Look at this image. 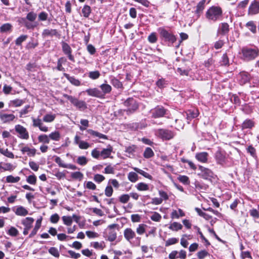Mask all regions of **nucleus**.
Segmentation results:
<instances>
[{"label": "nucleus", "mask_w": 259, "mask_h": 259, "mask_svg": "<svg viewBox=\"0 0 259 259\" xmlns=\"http://www.w3.org/2000/svg\"><path fill=\"white\" fill-rule=\"evenodd\" d=\"M49 139H51L54 141H58L60 139V134L58 131H55L54 132L51 133L49 135Z\"/></svg>", "instance_id": "nucleus-45"}, {"label": "nucleus", "mask_w": 259, "mask_h": 259, "mask_svg": "<svg viewBox=\"0 0 259 259\" xmlns=\"http://www.w3.org/2000/svg\"><path fill=\"white\" fill-rule=\"evenodd\" d=\"M182 228V225L180 223L177 222H174L169 227V229L175 231L181 230Z\"/></svg>", "instance_id": "nucleus-49"}, {"label": "nucleus", "mask_w": 259, "mask_h": 259, "mask_svg": "<svg viewBox=\"0 0 259 259\" xmlns=\"http://www.w3.org/2000/svg\"><path fill=\"white\" fill-rule=\"evenodd\" d=\"M32 125L34 127H38L39 130L43 132H47L49 131V128L45 125L42 122V120L39 118H35L32 117Z\"/></svg>", "instance_id": "nucleus-10"}, {"label": "nucleus", "mask_w": 259, "mask_h": 259, "mask_svg": "<svg viewBox=\"0 0 259 259\" xmlns=\"http://www.w3.org/2000/svg\"><path fill=\"white\" fill-rule=\"evenodd\" d=\"M81 12L83 14V16L85 17H89V15L91 13V7L88 5H85L83 6V8L81 10Z\"/></svg>", "instance_id": "nucleus-47"}, {"label": "nucleus", "mask_w": 259, "mask_h": 259, "mask_svg": "<svg viewBox=\"0 0 259 259\" xmlns=\"http://www.w3.org/2000/svg\"><path fill=\"white\" fill-rule=\"evenodd\" d=\"M186 118L187 119L188 122L189 121L191 120L192 119L196 118L198 115V112L197 110H189L186 112Z\"/></svg>", "instance_id": "nucleus-23"}, {"label": "nucleus", "mask_w": 259, "mask_h": 259, "mask_svg": "<svg viewBox=\"0 0 259 259\" xmlns=\"http://www.w3.org/2000/svg\"><path fill=\"white\" fill-rule=\"evenodd\" d=\"M85 92L88 95L97 98H102L103 95L102 92L97 88L89 89Z\"/></svg>", "instance_id": "nucleus-16"}, {"label": "nucleus", "mask_w": 259, "mask_h": 259, "mask_svg": "<svg viewBox=\"0 0 259 259\" xmlns=\"http://www.w3.org/2000/svg\"><path fill=\"white\" fill-rule=\"evenodd\" d=\"M100 88L101 90V92L103 95V96L106 94H109L112 90L111 85L107 83H103L101 84Z\"/></svg>", "instance_id": "nucleus-28"}, {"label": "nucleus", "mask_w": 259, "mask_h": 259, "mask_svg": "<svg viewBox=\"0 0 259 259\" xmlns=\"http://www.w3.org/2000/svg\"><path fill=\"white\" fill-rule=\"evenodd\" d=\"M87 132L89 134H91V135H92L94 137H98L100 139H107V137L106 135L102 134L101 133H100L98 132L95 131L93 130L89 129L87 130Z\"/></svg>", "instance_id": "nucleus-35"}, {"label": "nucleus", "mask_w": 259, "mask_h": 259, "mask_svg": "<svg viewBox=\"0 0 259 259\" xmlns=\"http://www.w3.org/2000/svg\"><path fill=\"white\" fill-rule=\"evenodd\" d=\"M215 158L217 162L220 164H223L225 162V155L224 152L221 150H218L216 152Z\"/></svg>", "instance_id": "nucleus-19"}, {"label": "nucleus", "mask_w": 259, "mask_h": 259, "mask_svg": "<svg viewBox=\"0 0 259 259\" xmlns=\"http://www.w3.org/2000/svg\"><path fill=\"white\" fill-rule=\"evenodd\" d=\"M21 152L23 154H24L25 152L27 153V155L28 156H34L36 153V149L35 148H30L27 146H25L23 147L21 150Z\"/></svg>", "instance_id": "nucleus-32"}, {"label": "nucleus", "mask_w": 259, "mask_h": 259, "mask_svg": "<svg viewBox=\"0 0 259 259\" xmlns=\"http://www.w3.org/2000/svg\"><path fill=\"white\" fill-rule=\"evenodd\" d=\"M16 118L13 114H8L0 112V119L3 123H9L13 121Z\"/></svg>", "instance_id": "nucleus-13"}, {"label": "nucleus", "mask_w": 259, "mask_h": 259, "mask_svg": "<svg viewBox=\"0 0 259 259\" xmlns=\"http://www.w3.org/2000/svg\"><path fill=\"white\" fill-rule=\"evenodd\" d=\"M71 176L72 178L74 179H78L80 181L81 180L83 177V174L80 171L72 172Z\"/></svg>", "instance_id": "nucleus-61"}, {"label": "nucleus", "mask_w": 259, "mask_h": 259, "mask_svg": "<svg viewBox=\"0 0 259 259\" xmlns=\"http://www.w3.org/2000/svg\"><path fill=\"white\" fill-rule=\"evenodd\" d=\"M195 209L199 215L203 217L205 220H209L211 218L210 215L202 211L201 209L196 207Z\"/></svg>", "instance_id": "nucleus-46"}, {"label": "nucleus", "mask_w": 259, "mask_h": 259, "mask_svg": "<svg viewBox=\"0 0 259 259\" xmlns=\"http://www.w3.org/2000/svg\"><path fill=\"white\" fill-rule=\"evenodd\" d=\"M166 110L162 106H157L151 110L152 116L153 118H159L163 117L166 114Z\"/></svg>", "instance_id": "nucleus-9"}, {"label": "nucleus", "mask_w": 259, "mask_h": 259, "mask_svg": "<svg viewBox=\"0 0 259 259\" xmlns=\"http://www.w3.org/2000/svg\"><path fill=\"white\" fill-rule=\"evenodd\" d=\"M219 63L221 66H228L229 65V59L227 53L223 54Z\"/></svg>", "instance_id": "nucleus-37"}, {"label": "nucleus", "mask_w": 259, "mask_h": 259, "mask_svg": "<svg viewBox=\"0 0 259 259\" xmlns=\"http://www.w3.org/2000/svg\"><path fill=\"white\" fill-rule=\"evenodd\" d=\"M33 109V107L29 105L25 106L19 111V117H23L24 115L31 112Z\"/></svg>", "instance_id": "nucleus-31"}, {"label": "nucleus", "mask_w": 259, "mask_h": 259, "mask_svg": "<svg viewBox=\"0 0 259 259\" xmlns=\"http://www.w3.org/2000/svg\"><path fill=\"white\" fill-rule=\"evenodd\" d=\"M154 153L151 148L147 147L145 149L143 155L146 158H149L153 157Z\"/></svg>", "instance_id": "nucleus-48"}, {"label": "nucleus", "mask_w": 259, "mask_h": 259, "mask_svg": "<svg viewBox=\"0 0 259 259\" xmlns=\"http://www.w3.org/2000/svg\"><path fill=\"white\" fill-rule=\"evenodd\" d=\"M208 254V252L206 250H202L197 252V256L199 259H203Z\"/></svg>", "instance_id": "nucleus-63"}, {"label": "nucleus", "mask_w": 259, "mask_h": 259, "mask_svg": "<svg viewBox=\"0 0 259 259\" xmlns=\"http://www.w3.org/2000/svg\"><path fill=\"white\" fill-rule=\"evenodd\" d=\"M15 212L16 215L20 216H25L28 214V211L22 206H18Z\"/></svg>", "instance_id": "nucleus-30"}, {"label": "nucleus", "mask_w": 259, "mask_h": 259, "mask_svg": "<svg viewBox=\"0 0 259 259\" xmlns=\"http://www.w3.org/2000/svg\"><path fill=\"white\" fill-rule=\"evenodd\" d=\"M254 125V123L253 120L251 119H246L244 121L241 125L242 128L246 129V128H251L253 127Z\"/></svg>", "instance_id": "nucleus-34"}, {"label": "nucleus", "mask_w": 259, "mask_h": 259, "mask_svg": "<svg viewBox=\"0 0 259 259\" xmlns=\"http://www.w3.org/2000/svg\"><path fill=\"white\" fill-rule=\"evenodd\" d=\"M136 187L139 191H148L149 190V185H148L146 183H144L143 182H141V183H138L136 186Z\"/></svg>", "instance_id": "nucleus-40"}, {"label": "nucleus", "mask_w": 259, "mask_h": 259, "mask_svg": "<svg viewBox=\"0 0 259 259\" xmlns=\"http://www.w3.org/2000/svg\"><path fill=\"white\" fill-rule=\"evenodd\" d=\"M124 237L125 239L130 242L131 240L136 237L135 232L131 228H126L123 232Z\"/></svg>", "instance_id": "nucleus-17"}, {"label": "nucleus", "mask_w": 259, "mask_h": 259, "mask_svg": "<svg viewBox=\"0 0 259 259\" xmlns=\"http://www.w3.org/2000/svg\"><path fill=\"white\" fill-rule=\"evenodd\" d=\"M76 162L80 165H85L88 162V160L85 156H79L76 160Z\"/></svg>", "instance_id": "nucleus-59"}, {"label": "nucleus", "mask_w": 259, "mask_h": 259, "mask_svg": "<svg viewBox=\"0 0 259 259\" xmlns=\"http://www.w3.org/2000/svg\"><path fill=\"white\" fill-rule=\"evenodd\" d=\"M27 37L28 36L27 35H21L16 39L15 40V44L17 46H21L22 43L26 40Z\"/></svg>", "instance_id": "nucleus-56"}, {"label": "nucleus", "mask_w": 259, "mask_h": 259, "mask_svg": "<svg viewBox=\"0 0 259 259\" xmlns=\"http://www.w3.org/2000/svg\"><path fill=\"white\" fill-rule=\"evenodd\" d=\"M100 76L101 74L98 70L90 71L88 73L89 77L93 80L97 79Z\"/></svg>", "instance_id": "nucleus-44"}, {"label": "nucleus", "mask_w": 259, "mask_h": 259, "mask_svg": "<svg viewBox=\"0 0 259 259\" xmlns=\"http://www.w3.org/2000/svg\"><path fill=\"white\" fill-rule=\"evenodd\" d=\"M0 153L10 158H14V155L13 153L9 151L7 148L5 149L4 148H0Z\"/></svg>", "instance_id": "nucleus-36"}, {"label": "nucleus", "mask_w": 259, "mask_h": 259, "mask_svg": "<svg viewBox=\"0 0 259 259\" xmlns=\"http://www.w3.org/2000/svg\"><path fill=\"white\" fill-rule=\"evenodd\" d=\"M124 105L127 107L126 111L127 114L135 112L139 108L137 102L133 98H129L125 100Z\"/></svg>", "instance_id": "nucleus-4"}, {"label": "nucleus", "mask_w": 259, "mask_h": 259, "mask_svg": "<svg viewBox=\"0 0 259 259\" xmlns=\"http://www.w3.org/2000/svg\"><path fill=\"white\" fill-rule=\"evenodd\" d=\"M229 31V26L227 23H222L220 24L218 29V33L222 34H225Z\"/></svg>", "instance_id": "nucleus-27"}, {"label": "nucleus", "mask_w": 259, "mask_h": 259, "mask_svg": "<svg viewBox=\"0 0 259 259\" xmlns=\"http://www.w3.org/2000/svg\"><path fill=\"white\" fill-rule=\"evenodd\" d=\"M240 55L241 59L244 61H251L259 56V49L256 47L245 46L241 49Z\"/></svg>", "instance_id": "nucleus-1"}, {"label": "nucleus", "mask_w": 259, "mask_h": 259, "mask_svg": "<svg viewBox=\"0 0 259 259\" xmlns=\"http://www.w3.org/2000/svg\"><path fill=\"white\" fill-rule=\"evenodd\" d=\"M128 127L133 131H137L139 129H142L146 126V125L143 123L133 122L129 123Z\"/></svg>", "instance_id": "nucleus-26"}, {"label": "nucleus", "mask_w": 259, "mask_h": 259, "mask_svg": "<svg viewBox=\"0 0 259 259\" xmlns=\"http://www.w3.org/2000/svg\"><path fill=\"white\" fill-rule=\"evenodd\" d=\"M42 219V218L40 217L39 219L37 220V221H36V223H35L34 228L33 229L31 233L29 235V238H32L36 234L38 230L39 229V228L41 227Z\"/></svg>", "instance_id": "nucleus-21"}, {"label": "nucleus", "mask_w": 259, "mask_h": 259, "mask_svg": "<svg viewBox=\"0 0 259 259\" xmlns=\"http://www.w3.org/2000/svg\"><path fill=\"white\" fill-rule=\"evenodd\" d=\"M208 154L206 152L197 153L195 155L196 159L199 162L206 163L208 161Z\"/></svg>", "instance_id": "nucleus-18"}, {"label": "nucleus", "mask_w": 259, "mask_h": 259, "mask_svg": "<svg viewBox=\"0 0 259 259\" xmlns=\"http://www.w3.org/2000/svg\"><path fill=\"white\" fill-rule=\"evenodd\" d=\"M198 169L200 171L198 175L203 179L211 180L213 177V173L210 169L201 165L199 166Z\"/></svg>", "instance_id": "nucleus-6"}, {"label": "nucleus", "mask_w": 259, "mask_h": 259, "mask_svg": "<svg viewBox=\"0 0 259 259\" xmlns=\"http://www.w3.org/2000/svg\"><path fill=\"white\" fill-rule=\"evenodd\" d=\"M246 26L249 29L252 33H255L256 32V27L254 22L250 21L246 24Z\"/></svg>", "instance_id": "nucleus-50"}, {"label": "nucleus", "mask_w": 259, "mask_h": 259, "mask_svg": "<svg viewBox=\"0 0 259 259\" xmlns=\"http://www.w3.org/2000/svg\"><path fill=\"white\" fill-rule=\"evenodd\" d=\"M117 237V233L114 230H109L107 235L108 240L112 242L114 241Z\"/></svg>", "instance_id": "nucleus-42"}, {"label": "nucleus", "mask_w": 259, "mask_h": 259, "mask_svg": "<svg viewBox=\"0 0 259 259\" xmlns=\"http://www.w3.org/2000/svg\"><path fill=\"white\" fill-rule=\"evenodd\" d=\"M63 75L72 84L77 87L79 86L81 84L80 81L74 76H70L68 74L66 73H64Z\"/></svg>", "instance_id": "nucleus-24"}, {"label": "nucleus", "mask_w": 259, "mask_h": 259, "mask_svg": "<svg viewBox=\"0 0 259 259\" xmlns=\"http://www.w3.org/2000/svg\"><path fill=\"white\" fill-rule=\"evenodd\" d=\"M158 31L159 33L160 37L165 41H168L171 44L176 42L177 40L176 37L172 33L166 30L164 28H159Z\"/></svg>", "instance_id": "nucleus-3"}, {"label": "nucleus", "mask_w": 259, "mask_h": 259, "mask_svg": "<svg viewBox=\"0 0 259 259\" xmlns=\"http://www.w3.org/2000/svg\"><path fill=\"white\" fill-rule=\"evenodd\" d=\"M56 116L55 114H47L44 116L42 121L45 122H52L55 120Z\"/></svg>", "instance_id": "nucleus-38"}, {"label": "nucleus", "mask_w": 259, "mask_h": 259, "mask_svg": "<svg viewBox=\"0 0 259 259\" xmlns=\"http://www.w3.org/2000/svg\"><path fill=\"white\" fill-rule=\"evenodd\" d=\"M112 85L117 89H122L123 85L121 81L114 77H112L110 80Z\"/></svg>", "instance_id": "nucleus-33"}, {"label": "nucleus", "mask_w": 259, "mask_h": 259, "mask_svg": "<svg viewBox=\"0 0 259 259\" xmlns=\"http://www.w3.org/2000/svg\"><path fill=\"white\" fill-rule=\"evenodd\" d=\"M250 215L254 218H259V210H257L255 208H253L249 210Z\"/></svg>", "instance_id": "nucleus-64"}, {"label": "nucleus", "mask_w": 259, "mask_h": 259, "mask_svg": "<svg viewBox=\"0 0 259 259\" xmlns=\"http://www.w3.org/2000/svg\"><path fill=\"white\" fill-rule=\"evenodd\" d=\"M49 252L56 257H59L60 253L58 249L55 247H51L48 250Z\"/></svg>", "instance_id": "nucleus-54"}, {"label": "nucleus", "mask_w": 259, "mask_h": 259, "mask_svg": "<svg viewBox=\"0 0 259 259\" xmlns=\"http://www.w3.org/2000/svg\"><path fill=\"white\" fill-rule=\"evenodd\" d=\"M38 140L39 142L44 144H49L50 141L49 136L45 134L39 135L38 137Z\"/></svg>", "instance_id": "nucleus-43"}, {"label": "nucleus", "mask_w": 259, "mask_h": 259, "mask_svg": "<svg viewBox=\"0 0 259 259\" xmlns=\"http://www.w3.org/2000/svg\"><path fill=\"white\" fill-rule=\"evenodd\" d=\"M62 47L63 53L68 56L69 59L72 62H75L74 57L71 54L72 50L69 45L67 43L63 41Z\"/></svg>", "instance_id": "nucleus-12"}, {"label": "nucleus", "mask_w": 259, "mask_h": 259, "mask_svg": "<svg viewBox=\"0 0 259 259\" xmlns=\"http://www.w3.org/2000/svg\"><path fill=\"white\" fill-rule=\"evenodd\" d=\"M130 198V195L123 194L119 197V200L122 203H126L129 201Z\"/></svg>", "instance_id": "nucleus-62"}, {"label": "nucleus", "mask_w": 259, "mask_h": 259, "mask_svg": "<svg viewBox=\"0 0 259 259\" xmlns=\"http://www.w3.org/2000/svg\"><path fill=\"white\" fill-rule=\"evenodd\" d=\"M71 103L77 108L81 110H83L87 108V104L83 101L79 100L76 98H74Z\"/></svg>", "instance_id": "nucleus-15"}, {"label": "nucleus", "mask_w": 259, "mask_h": 259, "mask_svg": "<svg viewBox=\"0 0 259 259\" xmlns=\"http://www.w3.org/2000/svg\"><path fill=\"white\" fill-rule=\"evenodd\" d=\"M66 62V59L64 57H61L58 60L57 69L59 71H65V68L62 66V64Z\"/></svg>", "instance_id": "nucleus-41"}, {"label": "nucleus", "mask_w": 259, "mask_h": 259, "mask_svg": "<svg viewBox=\"0 0 259 259\" xmlns=\"http://www.w3.org/2000/svg\"><path fill=\"white\" fill-rule=\"evenodd\" d=\"M62 220L64 225L67 226H70L73 222L72 217L71 216H63Z\"/></svg>", "instance_id": "nucleus-52"}, {"label": "nucleus", "mask_w": 259, "mask_h": 259, "mask_svg": "<svg viewBox=\"0 0 259 259\" xmlns=\"http://www.w3.org/2000/svg\"><path fill=\"white\" fill-rule=\"evenodd\" d=\"M7 233L11 236L16 237L18 235L19 232L18 230L15 227H11L8 231Z\"/></svg>", "instance_id": "nucleus-55"}, {"label": "nucleus", "mask_w": 259, "mask_h": 259, "mask_svg": "<svg viewBox=\"0 0 259 259\" xmlns=\"http://www.w3.org/2000/svg\"><path fill=\"white\" fill-rule=\"evenodd\" d=\"M26 181L29 184L35 185L36 183V177L34 174L30 175L27 177Z\"/></svg>", "instance_id": "nucleus-58"}, {"label": "nucleus", "mask_w": 259, "mask_h": 259, "mask_svg": "<svg viewBox=\"0 0 259 259\" xmlns=\"http://www.w3.org/2000/svg\"><path fill=\"white\" fill-rule=\"evenodd\" d=\"M155 134L163 140H169L175 136L173 132L166 129H158L156 131Z\"/></svg>", "instance_id": "nucleus-5"}, {"label": "nucleus", "mask_w": 259, "mask_h": 259, "mask_svg": "<svg viewBox=\"0 0 259 259\" xmlns=\"http://www.w3.org/2000/svg\"><path fill=\"white\" fill-rule=\"evenodd\" d=\"M41 36L43 38H47L53 36L59 37L60 34L56 29L46 28L43 30Z\"/></svg>", "instance_id": "nucleus-11"}, {"label": "nucleus", "mask_w": 259, "mask_h": 259, "mask_svg": "<svg viewBox=\"0 0 259 259\" xmlns=\"http://www.w3.org/2000/svg\"><path fill=\"white\" fill-rule=\"evenodd\" d=\"M80 124L81 125H79V128L81 131L86 130V128L89 126V122L87 119H81Z\"/></svg>", "instance_id": "nucleus-53"}, {"label": "nucleus", "mask_w": 259, "mask_h": 259, "mask_svg": "<svg viewBox=\"0 0 259 259\" xmlns=\"http://www.w3.org/2000/svg\"><path fill=\"white\" fill-rule=\"evenodd\" d=\"M222 16L223 11L219 6H212L206 12V18L212 22L220 20Z\"/></svg>", "instance_id": "nucleus-2"}, {"label": "nucleus", "mask_w": 259, "mask_h": 259, "mask_svg": "<svg viewBox=\"0 0 259 259\" xmlns=\"http://www.w3.org/2000/svg\"><path fill=\"white\" fill-rule=\"evenodd\" d=\"M148 40L150 43H155L157 40L156 33L155 32L151 33L148 37Z\"/></svg>", "instance_id": "nucleus-60"}, {"label": "nucleus", "mask_w": 259, "mask_h": 259, "mask_svg": "<svg viewBox=\"0 0 259 259\" xmlns=\"http://www.w3.org/2000/svg\"><path fill=\"white\" fill-rule=\"evenodd\" d=\"M250 80V76L246 72H241L239 76V81L240 84L243 85L248 82Z\"/></svg>", "instance_id": "nucleus-22"}, {"label": "nucleus", "mask_w": 259, "mask_h": 259, "mask_svg": "<svg viewBox=\"0 0 259 259\" xmlns=\"http://www.w3.org/2000/svg\"><path fill=\"white\" fill-rule=\"evenodd\" d=\"M15 130L19 134V137L22 139L27 140L29 139V134L26 128L21 125H15Z\"/></svg>", "instance_id": "nucleus-8"}, {"label": "nucleus", "mask_w": 259, "mask_h": 259, "mask_svg": "<svg viewBox=\"0 0 259 259\" xmlns=\"http://www.w3.org/2000/svg\"><path fill=\"white\" fill-rule=\"evenodd\" d=\"M259 13V2L254 1L248 8V14L253 15Z\"/></svg>", "instance_id": "nucleus-14"}, {"label": "nucleus", "mask_w": 259, "mask_h": 259, "mask_svg": "<svg viewBox=\"0 0 259 259\" xmlns=\"http://www.w3.org/2000/svg\"><path fill=\"white\" fill-rule=\"evenodd\" d=\"M128 179L132 183H135L138 180V176L135 172H130L128 174Z\"/></svg>", "instance_id": "nucleus-51"}, {"label": "nucleus", "mask_w": 259, "mask_h": 259, "mask_svg": "<svg viewBox=\"0 0 259 259\" xmlns=\"http://www.w3.org/2000/svg\"><path fill=\"white\" fill-rule=\"evenodd\" d=\"M20 180V178L18 176L14 177L12 175H9L6 177V181L7 183H16Z\"/></svg>", "instance_id": "nucleus-39"}, {"label": "nucleus", "mask_w": 259, "mask_h": 259, "mask_svg": "<svg viewBox=\"0 0 259 259\" xmlns=\"http://www.w3.org/2000/svg\"><path fill=\"white\" fill-rule=\"evenodd\" d=\"M205 0L200 1L196 6V9L195 13L197 15V17L199 18L202 13L205 7Z\"/></svg>", "instance_id": "nucleus-20"}, {"label": "nucleus", "mask_w": 259, "mask_h": 259, "mask_svg": "<svg viewBox=\"0 0 259 259\" xmlns=\"http://www.w3.org/2000/svg\"><path fill=\"white\" fill-rule=\"evenodd\" d=\"M25 103L24 100L21 99H15L11 100L9 103V107H20Z\"/></svg>", "instance_id": "nucleus-29"}, {"label": "nucleus", "mask_w": 259, "mask_h": 259, "mask_svg": "<svg viewBox=\"0 0 259 259\" xmlns=\"http://www.w3.org/2000/svg\"><path fill=\"white\" fill-rule=\"evenodd\" d=\"M34 220L31 217H27L22 220V224L24 226L23 234L26 235L28 234L29 230L31 228Z\"/></svg>", "instance_id": "nucleus-7"}, {"label": "nucleus", "mask_w": 259, "mask_h": 259, "mask_svg": "<svg viewBox=\"0 0 259 259\" xmlns=\"http://www.w3.org/2000/svg\"><path fill=\"white\" fill-rule=\"evenodd\" d=\"M113 150V148L111 146H108L107 148L103 149L101 152V157L103 159H106L109 157Z\"/></svg>", "instance_id": "nucleus-25"}, {"label": "nucleus", "mask_w": 259, "mask_h": 259, "mask_svg": "<svg viewBox=\"0 0 259 259\" xmlns=\"http://www.w3.org/2000/svg\"><path fill=\"white\" fill-rule=\"evenodd\" d=\"M12 25L9 23L3 24L1 27L0 30L2 32H6L11 30Z\"/></svg>", "instance_id": "nucleus-57"}]
</instances>
